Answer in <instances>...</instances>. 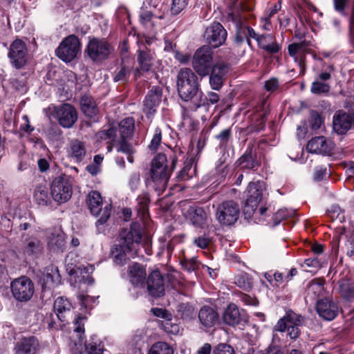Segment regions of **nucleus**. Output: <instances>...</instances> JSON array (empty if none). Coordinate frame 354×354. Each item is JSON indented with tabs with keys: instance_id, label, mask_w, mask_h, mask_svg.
I'll use <instances>...</instances> for the list:
<instances>
[{
	"instance_id": "f257e3e1",
	"label": "nucleus",
	"mask_w": 354,
	"mask_h": 354,
	"mask_svg": "<svg viewBox=\"0 0 354 354\" xmlns=\"http://www.w3.org/2000/svg\"><path fill=\"white\" fill-rule=\"evenodd\" d=\"M243 9L246 8H242L241 10L239 8L233 10L227 16V21L231 22L234 27L236 41L241 43L245 40L250 45V38H252L257 41L260 48L266 50L267 52L271 53H277L280 47L274 41V37L271 34L259 35L255 32L253 28L246 24L247 17L243 10Z\"/></svg>"
},
{
	"instance_id": "f03ea898",
	"label": "nucleus",
	"mask_w": 354,
	"mask_h": 354,
	"mask_svg": "<svg viewBox=\"0 0 354 354\" xmlns=\"http://www.w3.org/2000/svg\"><path fill=\"white\" fill-rule=\"evenodd\" d=\"M142 236V229L138 222L133 223L129 229L122 230L120 234V243L111 250L114 262L123 265L127 259L136 257L138 254L136 247L140 243Z\"/></svg>"
},
{
	"instance_id": "7ed1b4c3",
	"label": "nucleus",
	"mask_w": 354,
	"mask_h": 354,
	"mask_svg": "<svg viewBox=\"0 0 354 354\" xmlns=\"http://www.w3.org/2000/svg\"><path fill=\"white\" fill-rule=\"evenodd\" d=\"M167 162V158L163 153L156 155L151 162L148 183L151 185L158 194L165 190L171 176Z\"/></svg>"
},
{
	"instance_id": "20e7f679",
	"label": "nucleus",
	"mask_w": 354,
	"mask_h": 354,
	"mask_svg": "<svg viewBox=\"0 0 354 354\" xmlns=\"http://www.w3.org/2000/svg\"><path fill=\"white\" fill-rule=\"evenodd\" d=\"M200 84L197 75L189 68H181L177 76V89L184 101L192 100L198 93Z\"/></svg>"
},
{
	"instance_id": "39448f33",
	"label": "nucleus",
	"mask_w": 354,
	"mask_h": 354,
	"mask_svg": "<svg viewBox=\"0 0 354 354\" xmlns=\"http://www.w3.org/2000/svg\"><path fill=\"white\" fill-rule=\"evenodd\" d=\"M87 204L92 215L99 217L96 226L104 225L109 218L111 205L104 203L100 194L97 191H91L87 196Z\"/></svg>"
},
{
	"instance_id": "423d86ee",
	"label": "nucleus",
	"mask_w": 354,
	"mask_h": 354,
	"mask_svg": "<svg viewBox=\"0 0 354 354\" xmlns=\"http://www.w3.org/2000/svg\"><path fill=\"white\" fill-rule=\"evenodd\" d=\"M73 183L70 176L61 175L54 178L50 185V195L57 204L66 203L73 194Z\"/></svg>"
},
{
	"instance_id": "0eeeda50",
	"label": "nucleus",
	"mask_w": 354,
	"mask_h": 354,
	"mask_svg": "<svg viewBox=\"0 0 354 354\" xmlns=\"http://www.w3.org/2000/svg\"><path fill=\"white\" fill-rule=\"evenodd\" d=\"M214 65L213 53L209 46H203L195 52L192 59V66L200 77L209 75Z\"/></svg>"
},
{
	"instance_id": "6e6552de",
	"label": "nucleus",
	"mask_w": 354,
	"mask_h": 354,
	"mask_svg": "<svg viewBox=\"0 0 354 354\" xmlns=\"http://www.w3.org/2000/svg\"><path fill=\"white\" fill-rule=\"evenodd\" d=\"M240 214L239 205L228 201L218 205L216 208L215 216L218 222L225 226L234 225L238 220Z\"/></svg>"
},
{
	"instance_id": "1a4fd4ad",
	"label": "nucleus",
	"mask_w": 354,
	"mask_h": 354,
	"mask_svg": "<svg viewBox=\"0 0 354 354\" xmlns=\"http://www.w3.org/2000/svg\"><path fill=\"white\" fill-rule=\"evenodd\" d=\"M303 319L300 315L289 312L281 318L274 327V330L279 332H288L291 339H296L300 334L299 327L302 324Z\"/></svg>"
},
{
	"instance_id": "9d476101",
	"label": "nucleus",
	"mask_w": 354,
	"mask_h": 354,
	"mask_svg": "<svg viewBox=\"0 0 354 354\" xmlns=\"http://www.w3.org/2000/svg\"><path fill=\"white\" fill-rule=\"evenodd\" d=\"M10 288L13 297L21 302L29 301L35 292L33 282L25 276L14 279Z\"/></svg>"
},
{
	"instance_id": "9b49d317",
	"label": "nucleus",
	"mask_w": 354,
	"mask_h": 354,
	"mask_svg": "<svg viewBox=\"0 0 354 354\" xmlns=\"http://www.w3.org/2000/svg\"><path fill=\"white\" fill-rule=\"evenodd\" d=\"M80 48L79 39L74 35L65 38L57 48V56L65 62L72 61L77 55Z\"/></svg>"
},
{
	"instance_id": "f8f14e48",
	"label": "nucleus",
	"mask_w": 354,
	"mask_h": 354,
	"mask_svg": "<svg viewBox=\"0 0 354 354\" xmlns=\"http://www.w3.org/2000/svg\"><path fill=\"white\" fill-rule=\"evenodd\" d=\"M112 50L111 46L104 39H91L87 45L88 57L93 61H102L108 58Z\"/></svg>"
},
{
	"instance_id": "ddd939ff",
	"label": "nucleus",
	"mask_w": 354,
	"mask_h": 354,
	"mask_svg": "<svg viewBox=\"0 0 354 354\" xmlns=\"http://www.w3.org/2000/svg\"><path fill=\"white\" fill-rule=\"evenodd\" d=\"M28 49L26 44L21 39H15L10 45L8 57L16 68L23 67L27 61Z\"/></svg>"
},
{
	"instance_id": "4468645a",
	"label": "nucleus",
	"mask_w": 354,
	"mask_h": 354,
	"mask_svg": "<svg viewBox=\"0 0 354 354\" xmlns=\"http://www.w3.org/2000/svg\"><path fill=\"white\" fill-rule=\"evenodd\" d=\"M185 218L196 228L203 229L208 226L211 218L208 212L196 205L189 206L185 213Z\"/></svg>"
},
{
	"instance_id": "2eb2a0df",
	"label": "nucleus",
	"mask_w": 354,
	"mask_h": 354,
	"mask_svg": "<svg viewBox=\"0 0 354 354\" xmlns=\"http://www.w3.org/2000/svg\"><path fill=\"white\" fill-rule=\"evenodd\" d=\"M162 97V89L160 86H154L147 93L143 101V112L148 118L156 112Z\"/></svg>"
},
{
	"instance_id": "dca6fc26",
	"label": "nucleus",
	"mask_w": 354,
	"mask_h": 354,
	"mask_svg": "<svg viewBox=\"0 0 354 354\" xmlns=\"http://www.w3.org/2000/svg\"><path fill=\"white\" fill-rule=\"evenodd\" d=\"M265 183L263 181L250 182L245 191V205L248 207H257L263 198L265 191Z\"/></svg>"
},
{
	"instance_id": "f3484780",
	"label": "nucleus",
	"mask_w": 354,
	"mask_h": 354,
	"mask_svg": "<svg viewBox=\"0 0 354 354\" xmlns=\"http://www.w3.org/2000/svg\"><path fill=\"white\" fill-rule=\"evenodd\" d=\"M227 31L219 23H214L206 28L205 38L212 48L221 46L227 37Z\"/></svg>"
},
{
	"instance_id": "a211bd4d",
	"label": "nucleus",
	"mask_w": 354,
	"mask_h": 354,
	"mask_svg": "<svg viewBox=\"0 0 354 354\" xmlns=\"http://www.w3.org/2000/svg\"><path fill=\"white\" fill-rule=\"evenodd\" d=\"M223 319L225 324L234 326L247 322L248 316L244 310L239 309L234 304H230L223 313Z\"/></svg>"
},
{
	"instance_id": "6ab92c4d",
	"label": "nucleus",
	"mask_w": 354,
	"mask_h": 354,
	"mask_svg": "<svg viewBox=\"0 0 354 354\" xmlns=\"http://www.w3.org/2000/svg\"><path fill=\"white\" fill-rule=\"evenodd\" d=\"M59 123L64 128H71L77 120L75 109L69 104H64L56 108Z\"/></svg>"
},
{
	"instance_id": "aec40b11",
	"label": "nucleus",
	"mask_w": 354,
	"mask_h": 354,
	"mask_svg": "<svg viewBox=\"0 0 354 354\" xmlns=\"http://www.w3.org/2000/svg\"><path fill=\"white\" fill-rule=\"evenodd\" d=\"M229 71V67L223 62L214 64L211 68L209 73V84L211 88L215 91H219L223 85L225 76Z\"/></svg>"
},
{
	"instance_id": "412c9836",
	"label": "nucleus",
	"mask_w": 354,
	"mask_h": 354,
	"mask_svg": "<svg viewBox=\"0 0 354 354\" xmlns=\"http://www.w3.org/2000/svg\"><path fill=\"white\" fill-rule=\"evenodd\" d=\"M147 290L150 295L154 297H160L165 292L163 277L158 270H154L150 273L147 281Z\"/></svg>"
},
{
	"instance_id": "4be33fe9",
	"label": "nucleus",
	"mask_w": 354,
	"mask_h": 354,
	"mask_svg": "<svg viewBox=\"0 0 354 354\" xmlns=\"http://www.w3.org/2000/svg\"><path fill=\"white\" fill-rule=\"evenodd\" d=\"M39 347L38 339L34 336L21 338L14 348L15 354H37Z\"/></svg>"
},
{
	"instance_id": "5701e85b",
	"label": "nucleus",
	"mask_w": 354,
	"mask_h": 354,
	"mask_svg": "<svg viewBox=\"0 0 354 354\" xmlns=\"http://www.w3.org/2000/svg\"><path fill=\"white\" fill-rule=\"evenodd\" d=\"M353 126V116L343 111H337L333 120L334 131L338 134H345Z\"/></svg>"
},
{
	"instance_id": "b1692460",
	"label": "nucleus",
	"mask_w": 354,
	"mask_h": 354,
	"mask_svg": "<svg viewBox=\"0 0 354 354\" xmlns=\"http://www.w3.org/2000/svg\"><path fill=\"white\" fill-rule=\"evenodd\" d=\"M319 315L326 320H333L337 315L338 307L337 304L328 299L319 300L316 306Z\"/></svg>"
},
{
	"instance_id": "393cba45",
	"label": "nucleus",
	"mask_w": 354,
	"mask_h": 354,
	"mask_svg": "<svg viewBox=\"0 0 354 354\" xmlns=\"http://www.w3.org/2000/svg\"><path fill=\"white\" fill-rule=\"evenodd\" d=\"M48 248L53 252H63L66 246L65 234L59 228L48 232Z\"/></svg>"
},
{
	"instance_id": "a878e982",
	"label": "nucleus",
	"mask_w": 354,
	"mask_h": 354,
	"mask_svg": "<svg viewBox=\"0 0 354 354\" xmlns=\"http://www.w3.org/2000/svg\"><path fill=\"white\" fill-rule=\"evenodd\" d=\"M128 276L130 283L135 288H143L146 279L145 269L139 263H135L129 267Z\"/></svg>"
},
{
	"instance_id": "bb28decb",
	"label": "nucleus",
	"mask_w": 354,
	"mask_h": 354,
	"mask_svg": "<svg viewBox=\"0 0 354 354\" xmlns=\"http://www.w3.org/2000/svg\"><path fill=\"white\" fill-rule=\"evenodd\" d=\"M306 149L310 153L327 154L332 151L333 144L327 142L324 136H318L308 141Z\"/></svg>"
},
{
	"instance_id": "cd10ccee",
	"label": "nucleus",
	"mask_w": 354,
	"mask_h": 354,
	"mask_svg": "<svg viewBox=\"0 0 354 354\" xmlns=\"http://www.w3.org/2000/svg\"><path fill=\"white\" fill-rule=\"evenodd\" d=\"M61 283V275L57 266L53 265L46 268L43 276V289H51Z\"/></svg>"
},
{
	"instance_id": "c85d7f7f",
	"label": "nucleus",
	"mask_w": 354,
	"mask_h": 354,
	"mask_svg": "<svg viewBox=\"0 0 354 354\" xmlns=\"http://www.w3.org/2000/svg\"><path fill=\"white\" fill-rule=\"evenodd\" d=\"M308 43L302 41L294 43L288 46V53L294 58L296 62H298L300 68L304 70V59L308 53Z\"/></svg>"
},
{
	"instance_id": "c756f323",
	"label": "nucleus",
	"mask_w": 354,
	"mask_h": 354,
	"mask_svg": "<svg viewBox=\"0 0 354 354\" xmlns=\"http://www.w3.org/2000/svg\"><path fill=\"white\" fill-rule=\"evenodd\" d=\"M66 152L68 157L76 162H82L86 154L84 143L78 140H73L70 142Z\"/></svg>"
},
{
	"instance_id": "7c9ffc66",
	"label": "nucleus",
	"mask_w": 354,
	"mask_h": 354,
	"mask_svg": "<svg viewBox=\"0 0 354 354\" xmlns=\"http://www.w3.org/2000/svg\"><path fill=\"white\" fill-rule=\"evenodd\" d=\"M43 245L41 242L35 237H30L26 239L23 247V253L25 257L35 259L41 254Z\"/></svg>"
},
{
	"instance_id": "2f4dec72",
	"label": "nucleus",
	"mask_w": 354,
	"mask_h": 354,
	"mask_svg": "<svg viewBox=\"0 0 354 354\" xmlns=\"http://www.w3.org/2000/svg\"><path fill=\"white\" fill-rule=\"evenodd\" d=\"M217 313L209 306H203L198 312V319L201 324L206 327L213 326L218 320Z\"/></svg>"
},
{
	"instance_id": "473e14b6",
	"label": "nucleus",
	"mask_w": 354,
	"mask_h": 354,
	"mask_svg": "<svg viewBox=\"0 0 354 354\" xmlns=\"http://www.w3.org/2000/svg\"><path fill=\"white\" fill-rule=\"evenodd\" d=\"M155 59L154 53L151 50H139L138 54V62L140 67V71L142 72H148L151 70L153 65Z\"/></svg>"
},
{
	"instance_id": "72a5a7b5",
	"label": "nucleus",
	"mask_w": 354,
	"mask_h": 354,
	"mask_svg": "<svg viewBox=\"0 0 354 354\" xmlns=\"http://www.w3.org/2000/svg\"><path fill=\"white\" fill-rule=\"evenodd\" d=\"M54 311L58 314V316L62 317L64 319L68 318L71 314L72 304L64 297H59L54 301Z\"/></svg>"
},
{
	"instance_id": "f704fd0d",
	"label": "nucleus",
	"mask_w": 354,
	"mask_h": 354,
	"mask_svg": "<svg viewBox=\"0 0 354 354\" xmlns=\"http://www.w3.org/2000/svg\"><path fill=\"white\" fill-rule=\"evenodd\" d=\"M135 130V120L132 117L125 118L118 124L121 139L128 140L133 137Z\"/></svg>"
},
{
	"instance_id": "c9c22d12",
	"label": "nucleus",
	"mask_w": 354,
	"mask_h": 354,
	"mask_svg": "<svg viewBox=\"0 0 354 354\" xmlns=\"http://www.w3.org/2000/svg\"><path fill=\"white\" fill-rule=\"evenodd\" d=\"M35 202L41 206H47L50 204V197L48 194V188L46 184L38 185L34 192Z\"/></svg>"
},
{
	"instance_id": "e433bc0d",
	"label": "nucleus",
	"mask_w": 354,
	"mask_h": 354,
	"mask_svg": "<svg viewBox=\"0 0 354 354\" xmlns=\"http://www.w3.org/2000/svg\"><path fill=\"white\" fill-rule=\"evenodd\" d=\"M81 109L85 115L93 118L98 110L96 104L91 96L84 95L80 100Z\"/></svg>"
},
{
	"instance_id": "4c0bfd02",
	"label": "nucleus",
	"mask_w": 354,
	"mask_h": 354,
	"mask_svg": "<svg viewBox=\"0 0 354 354\" xmlns=\"http://www.w3.org/2000/svg\"><path fill=\"white\" fill-rule=\"evenodd\" d=\"M339 292L346 300L354 299V284L348 279H342L339 282Z\"/></svg>"
},
{
	"instance_id": "58836bf2",
	"label": "nucleus",
	"mask_w": 354,
	"mask_h": 354,
	"mask_svg": "<svg viewBox=\"0 0 354 354\" xmlns=\"http://www.w3.org/2000/svg\"><path fill=\"white\" fill-rule=\"evenodd\" d=\"M307 295L314 299L324 293V281L319 279H313L307 288Z\"/></svg>"
},
{
	"instance_id": "ea45409f",
	"label": "nucleus",
	"mask_w": 354,
	"mask_h": 354,
	"mask_svg": "<svg viewBox=\"0 0 354 354\" xmlns=\"http://www.w3.org/2000/svg\"><path fill=\"white\" fill-rule=\"evenodd\" d=\"M239 165L242 169H252L258 166L257 161L254 159L251 149H247L245 153L239 159Z\"/></svg>"
},
{
	"instance_id": "a19ab883",
	"label": "nucleus",
	"mask_w": 354,
	"mask_h": 354,
	"mask_svg": "<svg viewBox=\"0 0 354 354\" xmlns=\"http://www.w3.org/2000/svg\"><path fill=\"white\" fill-rule=\"evenodd\" d=\"M87 317L86 315L81 314H76L74 320L73 321V330L77 333L80 339L82 341L84 335V324L86 322Z\"/></svg>"
},
{
	"instance_id": "79ce46f5",
	"label": "nucleus",
	"mask_w": 354,
	"mask_h": 354,
	"mask_svg": "<svg viewBox=\"0 0 354 354\" xmlns=\"http://www.w3.org/2000/svg\"><path fill=\"white\" fill-rule=\"evenodd\" d=\"M148 354H174V350L167 343L158 342L151 346Z\"/></svg>"
},
{
	"instance_id": "37998d69",
	"label": "nucleus",
	"mask_w": 354,
	"mask_h": 354,
	"mask_svg": "<svg viewBox=\"0 0 354 354\" xmlns=\"http://www.w3.org/2000/svg\"><path fill=\"white\" fill-rule=\"evenodd\" d=\"M127 140L121 139L119 142V146L118 148V152H122L127 156V160L132 163L133 162V157L132 154L134 153V149L132 145L128 143Z\"/></svg>"
},
{
	"instance_id": "c03bdc74",
	"label": "nucleus",
	"mask_w": 354,
	"mask_h": 354,
	"mask_svg": "<svg viewBox=\"0 0 354 354\" xmlns=\"http://www.w3.org/2000/svg\"><path fill=\"white\" fill-rule=\"evenodd\" d=\"M86 350L88 354H102L103 346L98 339L91 337L90 342L86 345Z\"/></svg>"
},
{
	"instance_id": "a18cd8bd",
	"label": "nucleus",
	"mask_w": 354,
	"mask_h": 354,
	"mask_svg": "<svg viewBox=\"0 0 354 354\" xmlns=\"http://www.w3.org/2000/svg\"><path fill=\"white\" fill-rule=\"evenodd\" d=\"M295 212L293 209L282 208L279 209L273 216V221L275 225H279L283 220L292 216Z\"/></svg>"
},
{
	"instance_id": "49530a36",
	"label": "nucleus",
	"mask_w": 354,
	"mask_h": 354,
	"mask_svg": "<svg viewBox=\"0 0 354 354\" xmlns=\"http://www.w3.org/2000/svg\"><path fill=\"white\" fill-rule=\"evenodd\" d=\"M265 278L272 287H279V286L285 283L283 280V274L279 272H276L273 274L270 273H266Z\"/></svg>"
},
{
	"instance_id": "de8ad7c7",
	"label": "nucleus",
	"mask_w": 354,
	"mask_h": 354,
	"mask_svg": "<svg viewBox=\"0 0 354 354\" xmlns=\"http://www.w3.org/2000/svg\"><path fill=\"white\" fill-rule=\"evenodd\" d=\"M330 88V86L328 83L316 80L312 83L310 91L314 94L326 93Z\"/></svg>"
},
{
	"instance_id": "09e8293b",
	"label": "nucleus",
	"mask_w": 354,
	"mask_h": 354,
	"mask_svg": "<svg viewBox=\"0 0 354 354\" xmlns=\"http://www.w3.org/2000/svg\"><path fill=\"white\" fill-rule=\"evenodd\" d=\"M193 162H194V161L192 159L187 160L185 162V165H184L183 168L179 172L178 178H180V180H185L192 176V175L195 172V168L194 169L193 171L191 172Z\"/></svg>"
},
{
	"instance_id": "8fccbe9b",
	"label": "nucleus",
	"mask_w": 354,
	"mask_h": 354,
	"mask_svg": "<svg viewBox=\"0 0 354 354\" xmlns=\"http://www.w3.org/2000/svg\"><path fill=\"white\" fill-rule=\"evenodd\" d=\"M162 141V131L159 127H156L154 130V133L151 140L148 145V148L150 151H156Z\"/></svg>"
},
{
	"instance_id": "3c124183",
	"label": "nucleus",
	"mask_w": 354,
	"mask_h": 354,
	"mask_svg": "<svg viewBox=\"0 0 354 354\" xmlns=\"http://www.w3.org/2000/svg\"><path fill=\"white\" fill-rule=\"evenodd\" d=\"M59 320L62 322H68L67 319H64L62 317L58 316V314L52 313L47 314L44 319V322L47 325L48 328H53L55 327L56 321Z\"/></svg>"
},
{
	"instance_id": "603ef678",
	"label": "nucleus",
	"mask_w": 354,
	"mask_h": 354,
	"mask_svg": "<svg viewBox=\"0 0 354 354\" xmlns=\"http://www.w3.org/2000/svg\"><path fill=\"white\" fill-rule=\"evenodd\" d=\"M78 299L81 304L82 308H84L86 310H91L97 303V299L88 295H80Z\"/></svg>"
},
{
	"instance_id": "864d4df0",
	"label": "nucleus",
	"mask_w": 354,
	"mask_h": 354,
	"mask_svg": "<svg viewBox=\"0 0 354 354\" xmlns=\"http://www.w3.org/2000/svg\"><path fill=\"white\" fill-rule=\"evenodd\" d=\"M189 0H173L171 7V13L173 15H178L187 6Z\"/></svg>"
},
{
	"instance_id": "5fc2aeb1",
	"label": "nucleus",
	"mask_w": 354,
	"mask_h": 354,
	"mask_svg": "<svg viewBox=\"0 0 354 354\" xmlns=\"http://www.w3.org/2000/svg\"><path fill=\"white\" fill-rule=\"evenodd\" d=\"M304 264L308 268L319 269L326 264V261L318 257H315L306 259Z\"/></svg>"
},
{
	"instance_id": "6e6d98bb",
	"label": "nucleus",
	"mask_w": 354,
	"mask_h": 354,
	"mask_svg": "<svg viewBox=\"0 0 354 354\" xmlns=\"http://www.w3.org/2000/svg\"><path fill=\"white\" fill-rule=\"evenodd\" d=\"M235 283L244 290H248L251 288V281L249 277L245 274H242L236 278Z\"/></svg>"
},
{
	"instance_id": "4d7b16f0",
	"label": "nucleus",
	"mask_w": 354,
	"mask_h": 354,
	"mask_svg": "<svg viewBox=\"0 0 354 354\" xmlns=\"http://www.w3.org/2000/svg\"><path fill=\"white\" fill-rule=\"evenodd\" d=\"M182 266L189 272L195 271L199 268V263L195 258L185 259L181 261Z\"/></svg>"
},
{
	"instance_id": "13d9d810",
	"label": "nucleus",
	"mask_w": 354,
	"mask_h": 354,
	"mask_svg": "<svg viewBox=\"0 0 354 354\" xmlns=\"http://www.w3.org/2000/svg\"><path fill=\"white\" fill-rule=\"evenodd\" d=\"M130 73V70L127 66H122L118 72L115 75L113 80L115 82H125L128 80Z\"/></svg>"
},
{
	"instance_id": "bf43d9fd",
	"label": "nucleus",
	"mask_w": 354,
	"mask_h": 354,
	"mask_svg": "<svg viewBox=\"0 0 354 354\" xmlns=\"http://www.w3.org/2000/svg\"><path fill=\"white\" fill-rule=\"evenodd\" d=\"M214 354H235L233 348L225 344H218L214 351Z\"/></svg>"
},
{
	"instance_id": "052dcab7",
	"label": "nucleus",
	"mask_w": 354,
	"mask_h": 354,
	"mask_svg": "<svg viewBox=\"0 0 354 354\" xmlns=\"http://www.w3.org/2000/svg\"><path fill=\"white\" fill-rule=\"evenodd\" d=\"M196 96H197V97L194 105V110L207 104V97L202 91L199 90Z\"/></svg>"
},
{
	"instance_id": "680f3d73",
	"label": "nucleus",
	"mask_w": 354,
	"mask_h": 354,
	"mask_svg": "<svg viewBox=\"0 0 354 354\" xmlns=\"http://www.w3.org/2000/svg\"><path fill=\"white\" fill-rule=\"evenodd\" d=\"M231 135V131L230 129L223 130L219 134L216 136V138L219 140L220 145H225Z\"/></svg>"
},
{
	"instance_id": "e2e57ef3",
	"label": "nucleus",
	"mask_w": 354,
	"mask_h": 354,
	"mask_svg": "<svg viewBox=\"0 0 354 354\" xmlns=\"http://www.w3.org/2000/svg\"><path fill=\"white\" fill-rule=\"evenodd\" d=\"M349 0H333L334 7L336 11L342 15H345L344 9Z\"/></svg>"
},
{
	"instance_id": "0e129e2a",
	"label": "nucleus",
	"mask_w": 354,
	"mask_h": 354,
	"mask_svg": "<svg viewBox=\"0 0 354 354\" xmlns=\"http://www.w3.org/2000/svg\"><path fill=\"white\" fill-rule=\"evenodd\" d=\"M140 174L138 172H133L129 179V185L132 189H136L140 183Z\"/></svg>"
},
{
	"instance_id": "69168bd1",
	"label": "nucleus",
	"mask_w": 354,
	"mask_h": 354,
	"mask_svg": "<svg viewBox=\"0 0 354 354\" xmlns=\"http://www.w3.org/2000/svg\"><path fill=\"white\" fill-rule=\"evenodd\" d=\"M194 243L200 248H206L209 243V239L205 236H200L194 239Z\"/></svg>"
},
{
	"instance_id": "338daca9",
	"label": "nucleus",
	"mask_w": 354,
	"mask_h": 354,
	"mask_svg": "<svg viewBox=\"0 0 354 354\" xmlns=\"http://www.w3.org/2000/svg\"><path fill=\"white\" fill-rule=\"evenodd\" d=\"M278 87V80L275 78H271L265 82V88L268 91L272 92Z\"/></svg>"
},
{
	"instance_id": "774afa93",
	"label": "nucleus",
	"mask_w": 354,
	"mask_h": 354,
	"mask_svg": "<svg viewBox=\"0 0 354 354\" xmlns=\"http://www.w3.org/2000/svg\"><path fill=\"white\" fill-rule=\"evenodd\" d=\"M116 134V130L114 128H109L100 133V137L102 139H110L114 138Z\"/></svg>"
}]
</instances>
